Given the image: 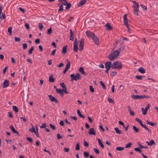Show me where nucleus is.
Listing matches in <instances>:
<instances>
[{
	"mask_svg": "<svg viewBox=\"0 0 158 158\" xmlns=\"http://www.w3.org/2000/svg\"><path fill=\"white\" fill-rule=\"evenodd\" d=\"M119 52L118 50H115L112 52L109 56L108 58L110 61H113L116 58L119 56Z\"/></svg>",
	"mask_w": 158,
	"mask_h": 158,
	"instance_id": "obj_1",
	"label": "nucleus"
},
{
	"mask_svg": "<svg viewBox=\"0 0 158 158\" xmlns=\"http://www.w3.org/2000/svg\"><path fill=\"white\" fill-rule=\"evenodd\" d=\"M122 66V63L119 61H116L114 62L112 64L111 68L113 69H121Z\"/></svg>",
	"mask_w": 158,
	"mask_h": 158,
	"instance_id": "obj_2",
	"label": "nucleus"
},
{
	"mask_svg": "<svg viewBox=\"0 0 158 158\" xmlns=\"http://www.w3.org/2000/svg\"><path fill=\"white\" fill-rule=\"evenodd\" d=\"M124 24L127 27L128 29V31L129 33H131V31L128 23V20L127 18V15L125 14L123 17Z\"/></svg>",
	"mask_w": 158,
	"mask_h": 158,
	"instance_id": "obj_3",
	"label": "nucleus"
},
{
	"mask_svg": "<svg viewBox=\"0 0 158 158\" xmlns=\"http://www.w3.org/2000/svg\"><path fill=\"white\" fill-rule=\"evenodd\" d=\"M70 77H71V81L73 80L77 81L81 78L80 74L79 73H77L75 75L73 74H71Z\"/></svg>",
	"mask_w": 158,
	"mask_h": 158,
	"instance_id": "obj_4",
	"label": "nucleus"
},
{
	"mask_svg": "<svg viewBox=\"0 0 158 158\" xmlns=\"http://www.w3.org/2000/svg\"><path fill=\"white\" fill-rule=\"evenodd\" d=\"M132 2L133 3H134L136 5V7L134 8L133 10V13L135 15L138 16L139 15V3L135 1H133Z\"/></svg>",
	"mask_w": 158,
	"mask_h": 158,
	"instance_id": "obj_5",
	"label": "nucleus"
},
{
	"mask_svg": "<svg viewBox=\"0 0 158 158\" xmlns=\"http://www.w3.org/2000/svg\"><path fill=\"white\" fill-rule=\"evenodd\" d=\"M135 120L138 122L141 126H142L143 127L145 128L146 130H148L149 132H151L150 130L148 128L146 125H144L142 123V121L141 119L136 118H135Z\"/></svg>",
	"mask_w": 158,
	"mask_h": 158,
	"instance_id": "obj_6",
	"label": "nucleus"
},
{
	"mask_svg": "<svg viewBox=\"0 0 158 158\" xmlns=\"http://www.w3.org/2000/svg\"><path fill=\"white\" fill-rule=\"evenodd\" d=\"M78 42L77 38H75L74 41V47L73 50L74 51L77 52L78 51Z\"/></svg>",
	"mask_w": 158,
	"mask_h": 158,
	"instance_id": "obj_7",
	"label": "nucleus"
},
{
	"mask_svg": "<svg viewBox=\"0 0 158 158\" xmlns=\"http://www.w3.org/2000/svg\"><path fill=\"white\" fill-rule=\"evenodd\" d=\"M84 45V39H81L79 46V50L80 51H81L83 50V47Z\"/></svg>",
	"mask_w": 158,
	"mask_h": 158,
	"instance_id": "obj_8",
	"label": "nucleus"
},
{
	"mask_svg": "<svg viewBox=\"0 0 158 158\" xmlns=\"http://www.w3.org/2000/svg\"><path fill=\"white\" fill-rule=\"evenodd\" d=\"M66 61H67V63L66 66L65 68L63 71L64 74H65V73L70 68V62L69 61H68V59H67Z\"/></svg>",
	"mask_w": 158,
	"mask_h": 158,
	"instance_id": "obj_9",
	"label": "nucleus"
},
{
	"mask_svg": "<svg viewBox=\"0 0 158 158\" xmlns=\"http://www.w3.org/2000/svg\"><path fill=\"white\" fill-rule=\"evenodd\" d=\"M60 85L61 87L62 88L63 92L66 94H68V92L67 90V88L66 86L65 85L64 82H61L60 83Z\"/></svg>",
	"mask_w": 158,
	"mask_h": 158,
	"instance_id": "obj_10",
	"label": "nucleus"
},
{
	"mask_svg": "<svg viewBox=\"0 0 158 158\" xmlns=\"http://www.w3.org/2000/svg\"><path fill=\"white\" fill-rule=\"evenodd\" d=\"M49 98L50 100L52 102H54L56 103H58V101L51 95H48Z\"/></svg>",
	"mask_w": 158,
	"mask_h": 158,
	"instance_id": "obj_11",
	"label": "nucleus"
},
{
	"mask_svg": "<svg viewBox=\"0 0 158 158\" xmlns=\"http://www.w3.org/2000/svg\"><path fill=\"white\" fill-rule=\"evenodd\" d=\"M85 33L87 36L88 37L91 39L95 35V34L93 33L92 32L89 31H86Z\"/></svg>",
	"mask_w": 158,
	"mask_h": 158,
	"instance_id": "obj_12",
	"label": "nucleus"
},
{
	"mask_svg": "<svg viewBox=\"0 0 158 158\" xmlns=\"http://www.w3.org/2000/svg\"><path fill=\"white\" fill-rule=\"evenodd\" d=\"M105 65L106 69L110 70V68H111V62L110 61L107 62L105 63Z\"/></svg>",
	"mask_w": 158,
	"mask_h": 158,
	"instance_id": "obj_13",
	"label": "nucleus"
},
{
	"mask_svg": "<svg viewBox=\"0 0 158 158\" xmlns=\"http://www.w3.org/2000/svg\"><path fill=\"white\" fill-rule=\"evenodd\" d=\"M92 39H93L95 43L97 45H98L99 44V39L98 38V37L94 35V36L92 38Z\"/></svg>",
	"mask_w": 158,
	"mask_h": 158,
	"instance_id": "obj_14",
	"label": "nucleus"
},
{
	"mask_svg": "<svg viewBox=\"0 0 158 158\" xmlns=\"http://www.w3.org/2000/svg\"><path fill=\"white\" fill-rule=\"evenodd\" d=\"M9 80L6 79L5 80L3 83L2 85V87L3 88L7 87L8 86H9Z\"/></svg>",
	"mask_w": 158,
	"mask_h": 158,
	"instance_id": "obj_15",
	"label": "nucleus"
},
{
	"mask_svg": "<svg viewBox=\"0 0 158 158\" xmlns=\"http://www.w3.org/2000/svg\"><path fill=\"white\" fill-rule=\"evenodd\" d=\"M88 134L89 135H95L96 132L94 129V128H90L88 132Z\"/></svg>",
	"mask_w": 158,
	"mask_h": 158,
	"instance_id": "obj_16",
	"label": "nucleus"
},
{
	"mask_svg": "<svg viewBox=\"0 0 158 158\" xmlns=\"http://www.w3.org/2000/svg\"><path fill=\"white\" fill-rule=\"evenodd\" d=\"M105 26L106 27V29L107 30L110 31L112 30L113 28V27L109 23H107L105 24Z\"/></svg>",
	"mask_w": 158,
	"mask_h": 158,
	"instance_id": "obj_17",
	"label": "nucleus"
},
{
	"mask_svg": "<svg viewBox=\"0 0 158 158\" xmlns=\"http://www.w3.org/2000/svg\"><path fill=\"white\" fill-rule=\"evenodd\" d=\"M10 127L11 130L12 131V132L14 133L17 134L18 135H19V133L16 130H15V129L14 128V127L12 125H11Z\"/></svg>",
	"mask_w": 158,
	"mask_h": 158,
	"instance_id": "obj_18",
	"label": "nucleus"
},
{
	"mask_svg": "<svg viewBox=\"0 0 158 158\" xmlns=\"http://www.w3.org/2000/svg\"><path fill=\"white\" fill-rule=\"evenodd\" d=\"M74 38V34L71 29H70V40L73 41Z\"/></svg>",
	"mask_w": 158,
	"mask_h": 158,
	"instance_id": "obj_19",
	"label": "nucleus"
},
{
	"mask_svg": "<svg viewBox=\"0 0 158 158\" xmlns=\"http://www.w3.org/2000/svg\"><path fill=\"white\" fill-rule=\"evenodd\" d=\"M131 97L135 99H141V95H134L132 94L131 95Z\"/></svg>",
	"mask_w": 158,
	"mask_h": 158,
	"instance_id": "obj_20",
	"label": "nucleus"
},
{
	"mask_svg": "<svg viewBox=\"0 0 158 158\" xmlns=\"http://www.w3.org/2000/svg\"><path fill=\"white\" fill-rule=\"evenodd\" d=\"M123 43H121L118 49L119 51L121 52L125 48V46L123 44Z\"/></svg>",
	"mask_w": 158,
	"mask_h": 158,
	"instance_id": "obj_21",
	"label": "nucleus"
},
{
	"mask_svg": "<svg viewBox=\"0 0 158 158\" xmlns=\"http://www.w3.org/2000/svg\"><path fill=\"white\" fill-rule=\"evenodd\" d=\"M98 140L100 146L103 149L104 147V146L102 143L101 140L99 139H98Z\"/></svg>",
	"mask_w": 158,
	"mask_h": 158,
	"instance_id": "obj_22",
	"label": "nucleus"
},
{
	"mask_svg": "<svg viewBox=\"0 0 158 158\" xmlns=\"http://www.w3.org/2000/svg\"><path fill=\"white\" fill-rule=\"evenodd\" d=\"M86 2V0H83L81 1L79 3H78L77 5V6H81L84 5Z\"/></svg>",
	"mask_w": 158,
	"mask_h": 158,
	"instance_id": "obj_23",
	"label": "nucleus"
},
{
	"mask_svg": "<svg viewBox=\"0 0 158 158\" xmlns=\"http://www.w3.org/2000/svg\"><path fill=\"white\" fill-rule=\"evenodd\" d=\"M67 48V45L63 47L61 52L62 53L64 54L66 53Z\"/></svg>",
	"mask_w": 158,
	"mask_h": 158,
	"instance_id": "obj_24",
	"label": "nucleus"
},
{
	"mask_svg": "<svg viewBox=\"0 0 158 158\" xmlns=\"http://www.w3.org/2000/svg\"><path fill=\"white\" fill-rule=\"evenodd\" d=\"M146 143L149 146H151L155 143V142L153 140H151L149 142L147 141L146 142Z\"/></svg>",
	"mask_w": 158,
	"mask_h": 158,
	"instance_id": "obj_25",
	"label": "nucleus"
},
{
	"mask_svg": "<svg viewBox=\"0 0 158 158\" xmlns=\"http://www.w3.org/2000/svg\"><path fill=\"white\" fill-rule=\"evenodd\" d=\"M138 71L142 73H144L145 72V70L143 67H140L138 69Z\"/></svg>",
	"mask_w": 158,
	"mask_h": 158,
	"instance_id": "obj_26",
	"label": "nucleus"
},
{
	"mask_svg": "<svg viewBox=\"0 0 158 158\" xmlns=\"http://www.w3.org/2000/svg\"><path fill=\"white\" fill-rule=\"evenodd\" d=\"M58 6L59 7H60V8L58 10L59 12L62 11L63 10V6L62 5H61L60 3H58Z\"/></svg>",
	"mask_w": 158,
	"mask_h": 158,
	"instance_id": "obj_27",
	"label": "nucleus"
},
{
	"mask_svg": "<svg viewBox=\"0 0 158 158\" xmlns=\"http://www.w3.org/2000/svg\"><path fill=\"white\" fill-rule=\"evenodd\" d=\"M49 81L50 82H53L55 81V79L53 77L52 75H51L49 77Z\"/></svg>",
	"mask_w": 158,
	"mask_h": 158,
	"instance_id": "obj_28",
	"label": "nucleus"
},
{
	"mask_svg": "<svg viewBox=\"0 0 158 158\" xmlns=\"http://www.w3.org/2000/svg\"><path fill=\"white\" fill-rule=\"evenodd\" d=\"M79 72H81L82 74H84L85 75H86L85 73L84 70V69L83 68L81 67L79 68L78 70Z\"/></svg>",
	"mask_w": 158,
	"mask_h": 158,
	"instance_id": "obj_29",
	"label": "nucleus"
},
{
	"mask_svg": "<svg viewBox=\"0 0 158 158\" xmlns=\"http://www.w3.org/2000/svg\"><path fill=\"white\" fill-rule=\"evenodd\" d=\"M114 130L117 134H122L121 131L118 129V127H116L115 128Z\"/></svg>",
	"mask_w": 158,
	"mask_h": 158,
	"instance_id": "obj_30",
	"label": "nucleus"
},
{
	"mask_svg": "<svg viewBox=\"0 0 158 158\" xmlns=\"http://www.w3.org/2000/svg\"><path fill=\"white\" fill-rule=\"evenodd\" d=\"M133 128L134 130L135 131V133H138L139 131V129L137 128L135 126H133Z\"/></svg>",
	"mask_w": 158,
	"mask_h": 158,
	"instance_id": "obj_31",
	"label": "nucleus"
},
{
	"mask_svg": "<svg viewBox=\"0 0 158 158\" xmlns=\"http://www.w3.org/2000/svg\"><path fill=\"white\" fill-rule=\"evenodd\" d=\"M60 3H61L62 4L65 5V4L67 3V2L66 0H58Z\"/></svg>",
	"mask_w": 158,
	"mask_h": 158,
	"instance_id": "obj_32",
	"label": "nucleus"
},
{
	"mask_svg": "<svg viewBox=\"0 0 158 158\" xmlns=\"http://www.w3.org/2000/svg\"><path fill=\"white\" fill-rule=\"evenodd\" d=\"M29 131L32 133H34L35 132V130L33 126L31 128L29 129Z\"/></svg>",
	"mask_w": 158,
	"mask_h": 158,
	"instance_id": "obj_33",
	"label": "nucleus"
},
{
	"mask_svg": "<svg viewBox=\"0 0 158 158\" xmlns=\"http://www.w3.org/2000/svg\"><path fill=\"white\" fill-rule=\"evenodd\" d=\"M146 123L147 124L150 125L152 126H154L155 125V124L154 123H152L149 122L148 120L146 121Z\"/></svg>",
	"mask_w": 158,
	"mask_h": 158,
	"instance_id": "obj_34",
	"label": "nucleus"
},
{
	"mask_svg": "<svg viewBox=\"0 0 158 158\" xmlns=\"http://www.w3.org/2000/svg\"><path fill=\"white\" fill-rule=\"evenodd\" d=\"M13 110L16 113L18 112V109L16 106H12Z\"/></svg>",
	"mask_w": 158,
	"mask_h": 158,
	"instance_id": "obj_35",
	"label": "nucleus"
},
{
	"mask_svg": "<svg viewBox=\"0 0 158 158\" xmlns=\"http://www.w3.org/2000/svg\"><path fill=\"white\" fill-rule=\"evenodd\" d=\"M65 4L66 5L65 6H66V9L67 10L69 9L71 6V4L69 3H68L67 2V3L66 4Z\"/></svg>",
	"mask_w": 158,
	"mask_h": 158,
	"instance_id": "obj_36",
	"label": "nucleus"
},
{
	"mask_svg": "<svg viewBox=\"0 0 158 158\" xmlns=\"http://www.w3.org/2000/svg\"><path fill=\"white\" fill-rule=\"evenodd\" d=\"M56 91L57 93L60 94H61L62 93V92H63V89L62 90L61 89H56Z\"/></svg>",
	"mask_w": 158,
	"mask_h": 158,
	"instance_id": "obj_37",
	"label": "nucleus"
},
{
	"mask_svg": "<svg viewBox=\"0 0 158 158\" xmlns=\"http://www.w3.org/2000/svg\"><path fill=\"white\" fill-rule=\"evenodd\" d=\"M124 148L122 147H118L116 148V150L118 151H121L123 150Z\"/></svg>",
	"mask_w": 158,
	"mask_h": 158,
	"instance_id": "obj_38",
	"label": "nucleus"
},
{
	"mask_svg": "<svg viewBox=\"0 0 158 158\" xmlns=\"http://www.w3.org/2000/svg\"><path fill=\"white\" fill-rule=\"evenodd\" d=\"M75 149L77 150H79L80 149V143H77Z\"/></svg>",
	"mask_w": 158,
	"mask_h": 158,
	"instance_id": "obj_39",
	"label": "nucleus"
},
{
	"mask_svg": "<svg viewBox=\"0 0 158 158\" xmlns=\"http://www.w3.org/2000/svg\"><path fill=\"white\" fill-rule=\"evenodd\" d=\"M34 49V47L33 46H32L28 50V53L30 54H31L32 53V51Z\"/></svg>",
	"mask_w": 158,
	"mask_h": 158,
	"instance_id": "obj_40",
	"label": "nucleus"
},
{
	"mask_svg": "<svg viewBox=\"0 0 158 158\" xmlns=\"http://www.w3.org/2000/svg\"><path fill=\"white\" fill-rule=\"evenodd\" d=\"M141 110L142 112V114L143 115H145L146 114L147 111L144 109L143 108H141Z\"/></svg>",
	"mask_w": 158,
	"mask_h": 158,
	"instance_id": "obj_41",
	"label": "nucleus"
},
{
	"mask_svg": "<svg viewBox=\"0 0 158 158\" xmlns=\"http://www.w3.org/2000/svg\"><path fill=\"white\" fill-rule=\"evenodd\" d=\"M12 28L10 27H9L8 29V31L9 32V34L10 35H11L12 34Z\"/></svg>",
	"mask_w": 158,
	"mask_h": 158,
	"instance_id": "obj_42",
	"label": "nucleus"
},
{
	"mask_svg": "<svg viewBox=\"0 0 158 158\" xmlns=\"http://www.w3.org/2000/svg\"><path fill=\"white\" fill-rule=\"evenodd\" d=\"M132 145V144L131 142L128 143L125 146L126 148H128L131 147Z\"/></svg>",
	"mask_w": 158,
	"mask_h": 158,
	"instance_id": "obj_43",
	"label": "nucleus"
},
{
	"mask_svg": "<svg viewBox=\"0 0 158 158\" xmlns=\"http://www.w3.org/2000/svg\"><path fill=\"white\" fill-rule=\"evenodd\" d=\"M52 27H50L48 30L47 33L48 35H50L52 33Z\"/></svg>",
	"mask_w": 158,
	"mask_h": 158,
	"instance_id": "obj_44",
	"label": "nucleus"
},
{
	"mask_svg": "<svg viewBox=\"0 0 158 158\" xmlns=\"http://www.w3.org/2000/svg\"><path fill=\"white\" fill-rule=\"evenodd\" d=\"M100 84L102 86L103 88L104 89H105L106 88L105 84L102 81L100 82Z\"/></svg>",
	"mask_w": 158,
	"mask_h": 158,
	"instance_id": "obj_45",
	"label": "nucleus"
},
{
	"mask_svg": "<svg viewBox=\"0 0 158 158\" xmlns=\"http://www.w3.org/2000/svg\"><path fill=\"white\" fill-rule=\"evenodd\" d=\"M134 150L136 151L141 153L142 152L141 150L138 148H134Z\"/></svg>",
	"mask_w": 158,
	"mask_h": 158,
	"instance_id": "obj_46",
	"label": "nucleus"
},
{
	"mask_svg": "<svg viewBox=\"0 0 158 158\" xmlns=\"http://www.w3.org/2000/svg\"><path fill=\"white\" fill-rule=\"evenodd\" d=\"M83 154L85 157H88L89 155V153L88 152H84Z\"/></svg>",
	"mask_w": 158,
	"mask_h": 158,
	"instance_id": "obj_47",
	"label": "nucleus"
},
{
	"mask_svg": "<svg viewBox=\"0 0 158 158\" xmlns=\"http://www.w3.org/2000/svg\"><path fill=\"white\" fill-rule=\"evenodd\" d=\"M140 6L142 8V9L143 10H147V7L145 6L142 4H140Z\"/></svg>",
	"mask_w": 158,
	"mask_h": 158,
	"instance_id": "obj_48",
	"label": "nucleus"
},
{
	"mask_svg": "<svg viewBox=\"0 0 158 158\" xmlns=\"http://www.w3.org/2000/svg\"><path fill=\"white\" fill-rule=\"evenodd\" d=\"M49 126L53 130H55L56 129L55 126L52 124L50 123L49 124Z\"/></svg>",
	"mask_w": 158,
	"mask_h": 158,
	"instance_id": "obj_49",
	"label": "nucleus"
},
{
	"mask_svg": "<svg viewBox=\"0 0 158 158\" xmlns=\"http://www.w3.org/2000/svg\"><path fill=\"white\" fill-rule=\"evenodd\" d=\"M23 48V49H26L27 48V45L26 43H23L22 44Z\"/></svg>",
	"mask_w": 158,
	"mask_h": 158,
	"instance_id": "obj_50",
	"label": "nucleus"
},
{
	"mask_svg": "<svg viewBox=\"0 0 158 158\" xmlns=\"http://www.w3.org/2000/svg\"><path fill=\"white\" fill-rule=\"evenodd\" d=\"M94 152L96 154H98L100 152L98 149L94 148Z\"/></svg>",
	"mask_w": 158,
	"mask_h": 158,
	"instance_id": "obj_51",
	"label": "nucleus"
},
{
	"mask_svg": "<svg viewBox=\"0 0 158 158\" xmlns=\"http://www.w3.org/2000/svg\"><path fill=\"white\" fill-rule=\"evenodd\" d=\"M39 27L40 30H41L43 27V26L42 23H39Z\"/></svg>",
	"mask_w": 158,
	"mask_h": 158,
	"instance_id": "obj_52",
	"label": "nucleus"
},
{
	"mask_svg": "<svg viewBox=\"0 0 158 158\" xmlns=\"http://www.w3.org/2000/svg\"><path fill=\"white\" fill-rule=\"evenodd\" d=\"M84 145L85 147H88L89 146V144L87 143L85 140H84Z\"/></svg>",
	"mask_w": 158,
	"mask_h": 158,
	"instance_id": "obj_53",
	"label": "nucleus"
},
{
	"mask_svg": "<svg viewBox=\"0 0 158 158\" xmlns=\"http://www.w3.org/2000/svg\"><path fill=\"white\" fill-rule=\"evenodd\" d=\"M89 89L90 91L92 93L94 92V89L92 86L90 85L89 86Z\"/></svg>",
	"mask_w": 158,
	"mask_h": 158,
	"instance_id": "obj_54",
	"label": "nucleus"
},
{
	"mask_svg": "<svg viewBox=\"0 0 158 158\" xmlns=\"http://www.w3.org/2000/svg\"><path fill=\"white\" fill-rule=\"evenodd\" d=\"M141 99H143V98H150V97H149V96H146L145 95H141Z\"/></svg>",
	"mask_w": 158,
	"mask_h": 158,
	"instance_id": "obj_55",
	"label": "nucleus"
},
{
	"mask_svg": "<svg viewBox=\"0 0 158 158\" xmlns=\"http://www.w3.org/2000/svg\"><path fill=\"white\" fill-rule=\"evenodd\" d=\"M27 139L28 140L29 142L32 143V139L31 138L28 137H26Z\"/></svg>",
	"mask_w": 158,
	"mask_h": 158,
	"instance_id": "obj_56",
	"label": "nucleus"
},
{
	"mask_svg": "<svg viewBox=\"0 0 158 158\" xmlns=\"http://www.w3.org/2000/svg\"><path fill=\"white\" fill-rule=\"evenodd\" d=\"M117 74V73L116 72L112 71L111 73L110 74V75L112 76H114Z\"/></svg>",
	"mask_w": 158,
	"mask_h": 158,
	"instance_id": "obj_57",
	"label": "nucleus"
},
{
	"mask_svg": "<svg viewBox=\"0 0 158 158\" xmlns=\"http://www.w3.org/2000/svg\"><path fill=\"white\" fill-rule=\"evenodd\" d=\"M15 40L16 42H19L20 40V38H18L17 37H15Z\"/></svg>",
	"mask_w": 158,
	"mask_h": 158,
	"instance_id": "obj_58",
	"label": "nucleus"
},
{
	"mask_svg": "<svg viewBox=\"0 0 158 158\" xmlns=\"http://www.w3.org/2000/svg\"><path fill=\"white\" fill-rule=\"evenodd\" d=\"M135 77L138 80H142V78L141 76H136Z\"/></svg>",
	"mask_w": 158,
	"mask_h": 158,
	"instance_id": "obj_59",
	"label": "nucleus"
},
{
	"mask_svg": "<svg viewBox=\"0 0 158 158\" xmlns=\"http://www.w3.org/2000/svg\"><path fill=\"white\" fill-rule=\"evenodd\" d=\"M46 126V123L43 124L40 126V128H45Z\"/></svg>",
	"mask_w": 158,
	"mask_h": 158,
	"instance_id": "obj_60",
	"label": "nucleus"
},
{
	"mask_svg": "<svg viewBox=\"0 0 158 158\" xmlns=\"http://www.w3.org/2000/svg\"><path fill=\"white\" fill-rule=\"evenodd\" d=\"M108 101L110 103H114V100L112 99L111 98H110L109 97L108 98Z\"/></svg>",
	"mask_w": 158,
	"mask_h": 158,
	"instance_id": "obj_61",
	"label": "nucleus"
},
{
	"mask_svg": "<svg viewBox=\"0 0 158 158\" xmlns=\"http://www.w3.org/2000/svg\"><path fill=\"white\" fill-rule=\"evenodd\" d=\"M56 49H54L53 50L52 52H51V55L52 56H53L54 55L55 53V52H56Z\"/></svg>",
	"mask_w": 158,
	"mask_h": 158,
	"instance_id": "obj_62",
	"label": "nucleus"
},
{
	"mask_svg": "<svg viewBox=\"0 0 158 158\" xmlns=\"http://www.w3.org/2000/svg\"><path fill=\"white\" fill-rule=\"evenodd\" d=\"M69 150V148H64V151L65 152H68Z\"/></svg>",
	"mask_w": 158,
	"mask_h": 158,
	"instance_id": "obj_63",
	"label": "nucleus"
},
{
	"mask_svg": "<svg viewBox=\"0 0 158 158\" xmlns=\"http://www.w3.org/2000/svg\"><path fill=\"white\" fill-rule=\"evenodd\" d=\"M40 42V40L39 39H37L35 40V42L36 44L39 43Z\"/></svg>",
	"mask_w": 158,
	"mask_h": 158,
	"instance_id": "obj_64",
	"label": "nucleus"
}]
</instances>
